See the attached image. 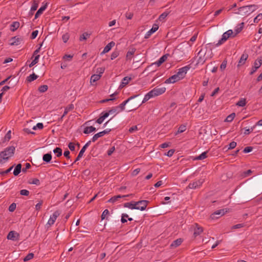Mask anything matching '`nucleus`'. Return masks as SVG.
Instances as JSON below:
<instances>
[{
  "label": "nucleus",
  "mask_w": 262,
  "mask_h": 262,
  "mask_svg": "<svg viewBox=\"0 0 262 262\" xmlns=\"http://www.w3.org/2000/svg\"><path fill=\"white\" fill-rule=\"evenodd\" d=\"M149 203L147 200H141L138 202L132 201L124 204V207L131 209H137L143 211L145 210L148 204Z\"/></svg>",
  "instance_id": "nucleus-1"
},
{
  "label": "nucleus",
  "mask_w": 262,
  "mask_h": 262,
  "mask_svg": "<svg viewBox=\"0 0 262 262\" xmlns=\"http://www.w3.org/2000/svg\"><path fill=\"white\" fill-rule=\"evenodd\" d=\"M129 98H132L128 102L127 107L129 111L136 110L142 104L145 103L143 102V99L142 100V97L139 94L132 96Z\"/></svg>",
  "instance_id": "nucleus-2"
},
{
  "label": "nucleus",
  "mask_w": 262,
  "mask_h": 262,
  "mask_svg": "<svg viewBox=\"0 0 262 262\" xmlns=\"http://www.w3.org/2000/svg\"><path fill=\"white\" fill-rule=\"evenodd\" d=\"M165 91L166 88L165 87L156 86L145 95L143 98V102H146L151 98L163 94Z\"/></svg>",
  "instance_id": "nucleus-3"
},
{
  "label": "nucleus",
  "mask_w": 262,
  "mask_h": 262,
  "mask_svg": "<svg viewBox=\"0 0 262 262\" xmlns=\"http://www.w3.org/2000/svg\"><path fill=\"white\" fill-rule=\"evenodd\" d=\"M15 148L13 146L7 147L4 151L0 152V163H2L3 160H8L10 157L13 156Z\"/></svg>",
  "instance_id": "nucleus-4"
},
{
  "label": "nucleus",
  "mask_w": 262,
  "mask_h": 262,
  "mask_svg": "<svg viewBox=\"0 0 262 262\" xmlns=\"http://www.w3.org/2000/svg\"><path fill=\"white\" fill-rule=\"evenodd\" d=\"M207 51V47L202 48L199 52L198 56H199L197 64H203L208 57L206 56Z\"/></svg>",
  "instance_id": "nucleus-5"
},
{
  "label": "nucleus",
  "mask_w": 262,
  "mask_h": 262,
  "mask_svg": "<svg viewBox=\"0 0 262 262\" xmlns=\"http://www.w3.org/2000/svg\"><path fill=\"white\" fill-rule=\"evenodd\" d=\"M258 8V6L256 5H250L246 6L241 7L238 8L239 11H243L244 15L249 14L250 12L254 11Z\"/></svg>",
  "instance_id": "nucleus-6"
},
{
  "label": "nucleus",
  "mask_w": 262,
  "mask_h": 262,
  "mask_svg": "<svg viewBox=\"0 0 262 262\" xmlns=\"http://www.w3.org/2000/svg\"><path fill=\"white\" fill-rule=\"evenodd\" d=\"M234 35L232 30H229L223 33L222 37L220 40H219L218 42L216 44V46H219L223 44L225 42L229 37H232Z\"/></svg>",
  "instance_id": "nucleus-7"
},
{
  "label": "nucleus",
  "mask_w": 262,
  "mask_h": 262,
  "mask_svg": "<svg viewBox=\"0 0 262 262\" xmlns=\"http://www.w3.org/2000/svg\"><path fill=\"white\" fill-rule=\"evenodd\" d=\"M190 67L189 66H187L184 67H182L178 70V72L177 73V75L180 77V79H183L187 71L189 70Z\"/></svg>",
  "instance_id": "nucleus-8"
},
{
  "label": "nucleus",
  "mask_w": 262,
  "mask_h": 262,
  "mask_svg": "<svg viewBox=\"0 0 262 262\" xmlns=\"http://www.w3.org/2000/svg\"><path fill=\"white\" fill-rule=\"evenodd\" d=\"M227 212V211L226 209H220V210H217L211 215L210 217L212 220H214L215 219H218L220 217H221V216L225 214V213Z\"/></svg>",
  "instance_id": "nucleus-9"
},
{
  "label": "nucleus",
  "mask_w": 262,
  "mask_h": 262,
  "mask_svg": "<svg viewBox=\"0 0 262 262\" xmlns=\"http://www.w3.org/2000/svg\"><path fill=\"white\" fill-rule=\"evenodd\" d=\"M168 56H169V54H166L163 55L157 61L155 62V63H152L150 66L146 68V69L151 67L154 64H156L157 67H160L164 62H165L167 60V57Z\"/></svg>",
  "instance_id": "nucleus-10"
},
{
  "label": "nucleus",
  "mask_w": 262,
  "mask_h": 262,
  "mask_svg": "<svg viewBox=\"0 0 262 262\" xmlns=\"http://www.w3.org/2000/svg\"><path fill=\"white\" fill-rule=\"evenodd\" d=\"M262 64V58L257 59L254 62V66L252 67V70L250 73V75H252Z\"/></svg>",
  "instance_id": "nucleus-11"
},
{
  "label": "nucleus",
  "mask_w": 262,
  "mask_h": 262,
  "mask_svg": "<svg viewBox=\"0 0 262 262\" xmlns=\"http://www.w3.org/2000/svg\"><path fill=\"white\" fill-rule=\"evenodd\" d=\"M60 215V212L59 211L57 210L55 211L52 216H50L49 220L48 222V224L50 226L52 225L55 223L57 217Z\"/></svg>",
  "instance_id": "nucleus-12"
},
{
  "label": "nucleus",
  "mask_w": 262,
  "mask_h": 262,
  "mask_svg": "<svg viewBox=\"0 0 262 262\" xmlns=\"http://www.w3.org/2000/svg\"><path fill=\"white\" fill-rule=\"evenodd\" d=\"M158 28H159L158 25H157V24H154L152 26V28L150 30H149L145 34V35L144 36V38H145V39L148 38L152 34H153L154 33H155L156 31H157L158 30Z\"/></svg>",
  "instance_id": "nucleus-13"
},
{
  "label": "nucleus",
  "mask_w": 262,
  "mask_h": 262,
  "mask_svg": "<svg viewBox=\"0 0 262 262\" xmlns=\"http://www.w3.org/2000/svg\"><path fill=\"white\" fill-rule=\"evenodd\" d=\"M180 80H181L180 78V77H179V76H178L176 74L171 76V77H170L169 78L165 80V83H173Z\"/></svg>",
  "instance_id": "nucleus-14"
},
{
  "label": "nucleus",
  "mask_w": 262,
  "mask_h": 262,
  "mask_svg": "<svg viewBox=\"0 0 262 262\" xmlns=\"http://www.w3.org/2000/svg\"><path fill=\"white\" fill-rule=\"evenodd\" d=\"M133 195V194H130L123 195H115V196L112 197L110 199H109L108 200L107 202H110V203H115V202L118 201L119 199L131 196Z\"/></svg>",
  "instance_id": "nucleus-15"
},
{
  "label": "nucleus",
  "mask_w": 262,
  "mask_h": 262,
  "mask_svg": "<svg viewBox=\"0 0 262 262\" xmlns=\"http://www.w3.org/2000/svg\"><path fill=\"white\" fill-rule=\"evenodd\" d=\"M21 39L17 36L12 37L10 40L9 45L10 46H17L20 43Z\"/></svg>",
  "instance_id": "nucleus-16"
},
{
  "label": "nucleus",
  "mask_w": 262,
  "mask_h": 262,
  "mask_svg": "<svg viewBox=\"0 0 262 262\" xmlns=\"http://www.w3.org/2000/svg\"><path fill=\"white\" fill-rule=\"evenodd\" d=\"M115 43L114 41H111L108 43L104 48L103 51L101 52V54H105L108 52L111 49L115 46Z\"/></svg>",
  "instance_id": "nucleus-17"
},
{
  "label": "nucleus",
  "mask_w": 262,
  "mask_h": 262,
  "mask_svg": "<svg viewBox=\"0 0 262 262\" xmlns=\"http://www.w3.org/2000/svg\"><path fill=\"white\" fill-rule=\"evenodd\" d=\"M74 106L73 104H70L69 105H68L64 110V112L63 113V114L62 116L60 117V118L59 119V121H62L63 119V118L68 113V112L70 111H72L74 109Z\"/></svg>",
  "instance_id": "nucleus-18"
},
{
  "label": "nucleus",
  "mask_w": 262,
  "mask_h": 262,
  "mask_svg": "<svg viewBox=\"0 0 262 262\" xmlns=\"http://www.w3.org/2000/svg\"><path fill=\"white\" fill-rule=\"evenodd\" d=\"M48 3H46L43 6H41L36 12L35 15V19L38 18L46 9L47 7Z\"/></svg>",
  "instance_id": "nucleus-19"
},
{
  "label": "nucleus",
  "mask_w": 262,
  "mask_h": 262,
  "mask_svg": "<svg viewBox=\"0 0 262 262\" xmlns=\"http://www.w3.org/2000/svg\"><path fill=\"white\" fill-rule=\"evenodd\" d=\"M248 57V54L247 53H244L240 58L237 66L239 67L240 66L244 64Z\"/></svg>",
  "instance_id": "nucleus-20"
},
{
  "label": "nucleus",
  "mask_w": 262,
  "mask_h": 262,
  "mask_svg": "<svg viewBox=\"0 0 262 262\" xmlns=\"http://www.w3.org/2000/svg\"><path fill=\"white\" fill-rule=\"evenodd\" d=\"M16 236L18 237L19 234L14 231H11L8 233L7 238L12 241H16L17 239Z\"/></svg>",
  "instance_id": "nucleus-21"
},
{
  "label": "nucleus",
  "mask_w": 262,
  "mask_h": 262,
  "mask_svg": "<svg viewBox=\"0 0 262 262\" xmlns=\"http://www.w3.org/2000/svg\"><path fill=\"white\" fill-rule=\"evenodd\" d=\"M183 242V239L182 238H178L176 240L173 241V242L171 244L170 247L172 248H176L180 246Z\"/></svg>",
  "instance_id": "nucleus-22"
},
{
  "label": "nucleus",
  "mask_w": 262,
  "mask_h": 262,
  "mask_svg": "<svg viewBox=\"0 0 262 262\" xmlns=\"http://www.w3.org/2000/svg\"><path fill=\"white\" fill-rule=\"evenodd\" d=\"M196 228L194 229L193 235L194 237L199 235L203 231V229L202 227H199L198 225L196 224Z\"/></svg>",
  "instance_id": "nucleus-23"
},
{
  "label": "nucleus",
  "mask_w": 262,
  "mask_h": 262,
  "mask_svg": "<svg viewBox=\"0 0 262 262\" xmlns=\"http://www.w3.org/2000/svg\"><path fill=\"white\" fill-rule=\"evenodd\" d=\"M96 128L93 127V126H88L84 128L83 133L85 134H88L96 131Z\"/></svg>",
  "instance_id": "nucleus-24"
},
{
  "label": "nucleus",
  "mask_w": 262,
  "mask_h": 262,
  "mask_svg": "<svg viewBox=\"0 0 262 262\" xmlns=\"http://www.w3.org/2000/svg\"><path fill=\"white\" fill-rule=\"evenodd\" d=\"M20 24L18 21H14L10 26V30L14 32L16 31L19 27Z\"/></svg>",
  "instance_id": "nucleus-25"
},
{
  "label": "nucleus",
  "mask_w": 262,
  "mask_h": 262,
  "mask_svg": "<svg viewBox=\"0 0 262 262\" xmlns=\"http://www.w3.org/2000/svg\"><path fill=\"white\" fill-rule=\"evenodd\" d=\"M131 99H132V98H128L127 100L123 101L119 106H117V107H118V108H120V111H119L120 112H121V111H123L124 110L125 105L127 103H128V102H129V100H130Z\"/></svg>",
  "instance_id": "nucleus-26"
},
{
  "label": "nucleus",
  "mask_w": 262,
  "mask_h": 262,
  "mask_svg": "<svg viewBox=\"0 0 262 262\" xmlns=\"http://www.w3.org/2000/svg\"><path fill=\"white\" fill-rule=\"evenodd\" d=\"M21 169V164L19 163L15 167L14 170L13 171V174L15 176H18L19 174V173L20 172Z\"/></svg>",
  "instance_id": "nucleus-27"
},
{
  "label": "nucleus",
  "mask_w": 262,
  "mask_h": 262,
  "mask_svg": "<svg viewBox=\"0 0 262 262\" xmlns=\"http://www.w3.org/2000/svg\"><path fill=\"white\" fill-rule=\"evenodd\" d=\"M43 161L46 163H50L52 159L51 153H48L43 155L42 157Z\"/></svg>",
  "instance_id": "nucleus-28"
},
{
  "label": "nucleus",
  "mask_w": 262,
  "mask_h": 262,
  "mask_svg": "<svg viewBox=\"0 0 262 262\" xmlns=\"http://www.w3.org/2000/svg\"><path fill=\"white\" fill-rule=\"evenodd\" d=\"M207 151H205L202 152L199 156H197L194 158V160H202L207 157Z\"/></svg>",
  "instance_id": "nucleus-29"
},
{
  "label": "nucleus",
  "mask_w": 262,
  "mask_h": 262,
  "mask_svg": "<svg viewBox=\"0 0 262 262\" xmlns=\"http://www.w3.org/2000/svg\"><path fill=\"white\" fill-rule=\"evenodd\" d=\"M39 1L38 0H33L32 7L31 8V11L34 12L38 8Z\"/></svg>",
  "instance_id": "nucleus-30"
},
{
  "label": "nucleus",
  "mask_w": 262,
  "mask_h": 262,
  "mask_svg": "<svg viewBox=\"0 0 262 262\" xmlns=\"http://www.w3.org/2000/svg\"><path fill=\"white\" fill-rule=\"evenodd\" d=\"M38 76L35 75L34 73H33L27 77V80L28 82H31L36 80Z\"/></svg>",
  "instance_id": "nucleus-31"
},
{
  "label": "nucleus",
  "mask_w": 262,
  "mask_h": 262,
  "mask_svg": "<svg viewBox=\"0 0 262 262\" xmlns=\"http://www.w3.org/2000/svg\"><path fill=\"white\" fill-rule=\"evenodd\" d=\"M101 77V75L94 74L91 77V82H95L98 81Z\"/></svg>",
  "instance_id": "nucleus-32"
},
{
  "label": "nucleus",
  "mask_w": 262,
  "mask_h": 262,
  "mask_svg": "<svg viewBox=\"0 0 262 262\" xmlns=\"http://www.w3.org/2000/svg\"><path fill=\"white\" fill-rule=\"evenodd\" d=\"M53 152L54 154H56V156L57 157H60L62 155V149L60 147H56L53 150Z\"/></svg>",
  "instance_id": "nucleus-33"
},
{
  "label": "nucleus",
  "mask_w": 262,
  "mask_h": 262,
  "mask_svg": "<svg viewBox=\"0 0 262 262\" xmlns=\"http://www.w3.org/2000/svg\"><path fill=\"white\" fill-rule=\"evenodd\" d=\"M246 99L245 98H242L236 103V105L243 107L246 105Z\"/></svg>",
  "instance_id": "nucleus-34"
},
{
  "label": "nucleus",
  "mask_w": 262,
  "mask_h": 262,
  "mask_svg": "<svg viewBox=\"0 0 262 262\" xmlns=\"http://www.w3.org/2000/svg\"><path fill=\"white\" fill-rule=\"evenodd\" d=\"M130 80H131V78L128 77L127 76L124 77L123 79H122V81L120 85V86L123 87V86L126 85V84H128L129 81Z\"/></svg>",
  "instance_id": "nucleus-35"
},
{
  "label": "nucleus",
  "mask_w": 262,
  "mask_h": 262,
  "mask_svg": "<svg viewBox=\"0 0 262 262\" xmlns=\"http://www.w3.org/2000/svg\"><path fill=\"white\" fill-rule=\"evenodd\" d=\"M136 51V49L133 48L131 51H128L126 55V59H130L132 58V55H134Z\"/></svg>",
  "instance_id": "nucleus-36"
},
{
  "label": "nucleus",
  "mask_w": 262,
  "mask_h": 262,
  "mask_svg": "<svg viewBox=\"0 0 262 262\" xmlns=\"http://www.w3.org/2000/svg\"><path fill=\"white\" fill-rule=\"evenodd\" d=\"M103 136L104 135L102 133V132L97 133L96 134L94 135V136L93 137L92 141L93 142H95L99 138Z\"/></svg>",
  "instance_id": "nucleus-37"
},
{
  "label": "nucleus",
  "mask_w": 262,
  "mask_h": 262,
  "mask_svg": "<svg viewBox=\"0 0 262 262\" xmlns=\"http://www.w3.org/2000/svg\"><path fill=\"white\" fill-rule=\"evenodd\" d=\"M244 23H242L241 24H240L239 25V26H240V27H237L235 29L236 33L234 35H233L232 37H234L238 33H239L242 30V29L244 27Z\"/></svg>",
  "instance_id": "nucleus-38"
},
{
  "label": "nucleus",
  "mask_w": 262,
  "mask_h": 262,
  "mask_svg": "<svg viewBox=\"0 0 262 262\" xmlns=\"http://www.w3.org/2000/svg\"><path fill=\"white\" fill-rule=\"evenodd\" d=\"M91 141H89V142H88L82 148H81V149L80 150V152H79V154L80 155H81L82 156H83L84 152H85L86 149L87 148V147L90 145V143H91Z\"/></svg>",
  "instance_id": "nucleus-39"
},
{
  "label": "nucleus",
  "mask_w": 262,
  "mask_h": 262,
  "mask_svg": "<svg viewBox=\"0 0 262 262\" xmlns=\"http://www.w3.org/2000/svg\"><path fill=\"white\" fill-rule=\"evenodd\" d=\"M186 129V127L185 125H180L178 128V131L177 132V133H176L175 135H177L178 134H179L180 133H182L184 132V131H185Z\"/></svg>",
  "instance_id": "nucleus-40"
},
{
  "label": "nucleus",
  "mask_w": 262,
  "mask_h": 262,
  "mask_svg": "<svg viewBox=\"0 0 262 262\" xmlns=\"http://www.w3.org/2000/svg\"><path fill=\"white\" fill-rule=\"evenodd\" d=\"M48 89L47 85H42L38 88V90L40 93H44L46 92Z\"/></svg>",
  "instance_id": "nucleus-41"
},
{
  "label": "nucleus",
  "mask_w": 262,
  "mask_h": 262,
  "mask_svg": "<svg viewBox=\"0 0 262 262\" xmlns=\"http://www.w3.org/2000/svg\"><path fill=\"white\" fill-rule=\"evenodd\" d=\"M235 117V114L234 113H233L231 114L230 115H228L227 118L225 119V121L226 122H231L234 117Z\"/></svg>",
  "instance_id": "nucleus-42"
},
{
  "label": "nucleus",
  "mask_w": 262,
  "mask_h": 262,
  "mask_svg": "<svg viewBox=\"0 0 262 262\" xmlns=\"http://www.w3.org/2000/svg\"><path fill=\"white\" fill-rule=\"evenodd\" d=\"M252 173V171L250 169H249L247 171L242 172L241 174V176L243 178H246L249 176H250Z\"/></svg>",
  "instance_id": "nucleus-43"
},
{
  "label": "nucleus",
  "mask_w": 262,
  "mask_h": 262,
  "mask_svg": "<svg viewBox=\"0 0 262 262\" xmlns=\"http://www.w3.org/2000/svg\"><path fill=\"white\" fill-rule=\"evenodd\" d=\"M90 34L88 33L87 32L83 33L82 35H80L79 37V40L82 41L83 40H86L88 37H89Z\"/></svg>",
  "instance_id": "nucleus-44"
},
{
  "label": "nucleus",
  "mask_w": 262,
  "mask_h": 262,
  "mask_svg": "<svg viewBox=\"0 0 262 262\" xmlns=\"http://www.w3.org/2000/svg\"><path fill=\"white\" fill-rule=\"evenodd\" d=\"M30 184H35L36 185H39L40 184V181L37 178H34L31 180L29 182Z\"/></svg>",
  "instance_id": "nucleus-45"
},
{
  "label": "nucleus",
  "mask_w": 262,
  "mask_h": 262,
  "mask_svg": "<svg viewBox=\"0 0 262 262\" xmlns=\"http://www.w3.org/2000/svg\"><path fill=\"white\" fill-rule=\"evenodd\" d=\"M118 107H114L111 110L108 111L110 114H117L120 111H118Z\"/></svg>",
  "instance_id": "nucleus-46"
},
{
  "label": "nucleus",
  "mask_w": 262,
  "mask_h": 262,
  "mask_svg": "<svg viewBox=\"0 0 262 262\" xmlns=\"http://www.w3.org/2000/svg\"><path fill=\"white\" fill-rule=\"evenodd\" d=\"M18 82V80L15 78V77H13L12 79H11L8 82L9 84H11L12 85V87L15 86Z\"/></svg>",
  "instance_id": "nucleus-47"
},
{
  "label": "nucleus",
  "mask_w": 262,
  "mask_h": 262,
  "mask_svg": "<svg viewBox=\"0 0 262 262\" xmlns=\"http://www.w3.org/2000/svg\"><path fill=\"white\" fill-rule=\"evenodd\" d=\"M109 213V211L107 209L104 210L101 214V220H104L105 219H107L106 216L108 215Z\"/></svg>",
  "instance_id": "nucleus-48"
},
{
  "label": "nucleus",
  "mask_w": 262,
  "mask_h": 262,
  "mask_svg": "<svg viewBox=\"0 0 262 262\" xmlns=\"http://www.w3.org/2000/svg\"><path fill=\"white\" fill-rule=\"evenodd\" d=\"M34 257V254L32 253H29L24 258V261H27L31 259H32Z\"/></svg>",
  "instance_id": "nucleus-49"
},
{
  "label": "nucleus",
  "mask_w": 262,
  "mask_h": 262,
  "mask_svg": "<svg viewBox=\"0 0 262 262\" xmlns=\"http://www.w3.org/2000/svg\"><path fill=\"white\" fill-rule=\"evenodd\" d=\"M119 55V52L118 51H114L111 54V58L113 60L117 58Z\"/></svg>",
  "instance_id": "nucleus-50"
},
{
  "label": "nucleus",
  "mask_w": 262,
  "mask_h": 262,
  "mask_svg": "<svg viewBox=\"0 0 262 262\" xmlns=\"http://www.w3.org/2000/svg\"><path fill=\"white\" fill-rule=\"evenodd\" d=\"M70 38V35L69 33H67L64 34H63L62 36V40L64 42V43H66L69 39Z\"/></svg>",
  "instance_id": "nucleus-51"
},
{
  "label": "nucleus",
  "mask_w": 262,
  "mask_h": 262,
  "mask_svg": "<svg viewBox=\"0 0 262 262\" xmlns=\"http://www.w3.org/2000/svg\"><path fill=\"white\" fill-rule=\"evenodd\" d=\"M168 14H169V13H167V12H164V13H162L159 17V20L160 21H163L167 16Z\"/></svg>",
  "instance_id": "nucleus-52"
},
{
  "label": "nucleus",
  "mask_w": 262,
  "mask_h": 262,
  "mask_svg": "<svg viewBox=\"0 0 262 262\" xmlns=\"http://www.w3.org/2000/svg\"><path fill=\"white\" fill-rule=\"evenodd\" d=\"M13 167H14V166L13 165V166H11L8 169H7L6 170L3 171H0V174L2 175V176H4V175L8 173L9 172H10L11 171V170L12 169Z\"/></svg>",
  "instance_id": "nucleus-53"
},
{
  "label": "nucleus",
  "mask_w": 262,
  "mask_h": 262,
  "mask_svg": "<svg viewBox=\"0 0 262 262\" xmlns=\"http://www.w3.org/2000/svg\"><path fill=\"white\" fill-rule=\"evenodd\" d=\"M227 64V61L225 59L222 62V64L220 66V69L221 71H223L225 69Z\"/></svg>",
  "instance_id": "nucleus-54"
},
{
  "label": "nucleus",
  "mask_w": 262,
  "mask_h": 262,
  "mask_svg": "<svg viewBox=\"0 0 262 262\" xmlns=\"http://www.w3.org/2000/svg\"><path fill=\"white\" fill-rule=\"evenodd\" d=\"M262 19V13L258 14L254 19V23H258Z\"/></svg>",
  "instance_id": "nucleus-55"
},
{
  "label": "nucleus",
  "mask_w": 262,
  "mask_h": 262,
  "mask_svg": "<svg viewBox=\"0 0 262 262\" xmlns=\"http://www.w3.org/2000/svg\"><path fill=\"white\" fill-rule=\"evenodd\" d=\"M16 207V205L15 203H12L9 207V211L10 212H13Z\"/></svg>",
  "instance_id": "nucleus-56"
},
{
  "label": "nucleus",
  "mask_w": 262,
  "mask_h": 262,
  "mask_svg": "<svg viewBox=\"0 0 262 262\" xmlns=\"http://www.w3.org/2000/svg\"><path fill=\"white\" fill-rule=\"evenodd\" d=\"M255 127V125H254L253 126L251 127V128L246 129L244 132V134L245 135L250 134L254 130Z\"/></svg>",
  "instance_id": "nucleus-57"
},
{
  "label": "nucleus",
  "mask_w": 262,
  "mask_h": 262,
  "mask_svg": "<svg viewBox=\"0 0 262 262\" xmlns=\"http://www.w3.org/2000/svg\"><path fill=\"white\" fill-rule=\"evenodd\" d=\"M188 187L190 189H195L196 188V187H198V186H197V183H196L195 182H193V183H190L188 186Z\"/></svg>",
  "instance_id": "nucleus-58"
},
{
  "label": "nucleus",
  "mask_w": 262,
  "mask_h": 262,
  "mask_svg": "<svg viewBox=\"0 0 262 262\" xmlns=\"http://www.w3.org/2000/svg\"><path fill=\"white\" fill-rule=\"evenodd\" d=\"M38 31L37 30L34 31L32 32L30 38L32 39H35L37 36Z\"/></svg>",
  "instance_id": "nucleus-59"
},
{
  "label": "nucleus",
  "mask_w": 262,
  "mask_h": 262,
  "mask_svg": "<svg viewBox=\"0 0 262 262\" xmlns=\"http://www.w3.org/2000/svg\"><path fill=\"white\" fill-rule=\"evenodd\" d=\"M20 194L22 195L28 196L29 194V191L26 189H22L20 191Z\"/></svg>",
  "instance_id": "nucleus-60"
},
{
  "label": "nucleus",
  "mask_w": 262,
  "mask_h": 262,
  "mask_svg": "<svg viewBox=\"0 0 262 262\" xmlns=\"http://www.w3.org/2000/svg\"><path fill=\"white\" fill-rule=\"evenodd\" d=\"M236 142H234V141H232L231 142L230 144H229V146L228 147V149H232L233 148H234L236 146Z\"/></svg>",
  "instance_id": "nucleus-61"
},
{
  "label": "nucleus",
  "mask_w": 262,
  "mask_h": 262,
  "mask_svg": "<svg viewBox=\"0 0 262 262\" xmlns=\"http://www.w3.org/2000/svg\"><path fill=\"white\" fill-rule=\"evenodd\" d=\"M253 149V147H251V146H247L246 147L244 150H243V152H245V153H248V152H251Z\"/></svg>",
  "instance_id": "nucleus-62"
},
{
  "label": "nucleus",
  "mask_w": 262,
  "mask_h": 262,
  "mask_svg": "<svg viewBox=\"0 0 262 262\" xmlns=\"http://www.w3.org/2000/svg\"><path fill=\"white\" fill-rule=\"evenodd\" d=\"M110 115V113L108 112H103L102 113H101L100 114V116H102V117L104 118V119H105V118H106Z\"/></svg>",
  "instance_id": "nucleus-63"
},
{
  "label": "nucleus",
  "mask_w": 262,
  "mask_h": 262,
  "mask_svg": "<svg viewBox=\"0 0 262 262\" xmlns=\"http://www.w3.org/2000/svg\"><path fill=\"white\" fill-rule=\"evenodd\" d=\"M115 146H113L111 148H110L108 150H107V155L108 156H111L113 152L114 151H115Z\"/></svg>",
  "instance_id": "nucleus-64"
}]
</instances>
